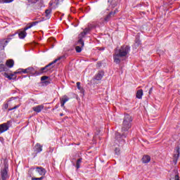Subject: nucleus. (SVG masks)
<instances>
[{"label": "nucleus", "instance_id": "f257e3e1", "mask_svg": "<svg viewBox=\"0 0 180 180\" xmlns=\"http://www.w3.org/2000/svg\"><path fill=\"white\" fill-rule=\"evenodd\" d=\"M129 51H130V48L129 46H122L115 53L113 56L114 63L116 64H120V61H122V57H126L127 54H129Z\"/></svg>", "mask_w": 180, "mask_h": 180}, {"label": "nucleus", "instance_id": "f03ea898", "mask_svg": "<svg viewBox=\"0 0 180 180\" xmlns=\"http://www.w3.org/2000/svg\"><path fill=\"white\" fill-rule=\"evenodd\" d=\"M131 122H133L131 116L129 114H126L124 117L122 130L123 131H127V130L131 127Z\"/></svg>", "mask_w": 180, "mask_h": 180}, {"label": "nucleus", "instance_id": "7ed1b4c3", "mask_svg": "<svg viewBox=\"0 0 180 180\" xmlns=\"http://www.w3.org/2000/svg\"><path fill=\"white\" fill-rule=\"evenodd\" d=\"M14 74H30L31 75H39V73L34 70L33 68H27V69H18Z\"/></svg>", "mask_w": 180, "mask_h": 180}, {"label": "nucleus", "instance_id": "20e7f679", "mask_svg": "<svg viewBox=\"0 0 180 180\" xmlns=\"http://www.w3.org/2000/svg\"><path fill=\"white\" fill-rule=\"evenodd\" d=\"M61 58H64V56H60L59 58H58L54 61L49 63L44 68H41V70L39 71V74H43V72H47V71H49V70H51V68H53V67H51V65H53V64H55V63H56L57 61H60V60H61Z\"/></svg>", "mask_w": 180, "mask_h": 180}, {"label": "nucleus", "instance_id": "39448f33", "mask_svg": "<svg viewBox=\"0 0 180 180\" xmlns=\"http://www.w3.org/2000/svg\"><path fill=\"white\" fill-rule=\"evenodd\" d=\"M77 46L75 48V50L77 53H81L82 51V49L84 48V44L82 39L79 38V40L77 41Z\"/></svg>", "mask_w": 180, "mask_h": 180}, {"label": "nucleus", "instance_id": "423d86ee", "mask_svg": "<svg viewBox=\"0 0 180 180\" xmlns=\"http://www.w3.org/2000/svg\"><path fill=\"white\" fill-rule=\"evenodd\" d=\"M60 106L61 108H63V109H65V105L66 102H68L70 101V98L67 96H63L62 98H60Z\"/></svg>", "mask_w": 180, "mask_h": 180}, {"label": "nucleus", "instance_id": "0eeeda50", "mask_svg": "<svg viewBox=\"0 0 180 180\" xmlns=\"http://www.w3.org/2000/svg\"><path fill=\"white\" fill-rule=\"evenodd\" d=\"M8 167L6 165L4 169L1 170V179L2 180H6L9 178L8 176Z\"/></svg>", "mask_w": 180, "mask_h": 180}, {"label": "nucleus", "instance_id": "6e6552de", "mask_svg": "<svg viewBox=\"0 0 180 180\" xmlns=\"http://www.w3.org/2000/svg\"><path fill=\"white\" fill-rule=\"evenodd\" d=\"M9 129V125L6 123L0 124V133H5L7 130Z\"/></svg>", "mask_w": 180, "mask_h": 180}, {"label": "nucleus", "instance_id": "1a4fd4ad", "mask_svg": "<svg viewBox=\"0 0 180 180\" xmlns=\"http://www.w3.org/2000/svg\"><path fill=\"white\" fill-rule=\"evenodd\" d=\"M43 109H44V105H37L32 108V110H34V112H36L37 113H40V112H41Z\"/></svg>", "mask_w": 180, "mask_h": 180}, {"label": "nucleus", "instance_id": "9d476101", "mask_svg": "<svg viewBox=\"0 0 180 180\" xmlns=\"http://www.w3.org/2000/svg\"><path fill=\"white\" fill-rule=\"evenodd\" d=\"M151 161V157L148 155H144L142 158V162L143 164H148Z\"/></svg>", "mask_w": 180, "mask_h": 180}, {"label": "nucleus", "instance_id": "9b49d317", "mask_svg": "<svg viewBox=\"0 0 180 180\" xmlns=\"http://www.w3.org/2000/svg\"><path fill=\"white\" fill-rule=\"evenodd\" d=\"M103 75H104L103 71H100L98 72V74L96 75L95 79H96V81H101V79L103 78Z\"/></svg>", "mask_w": 180, "mask_h": 180}, {"label": "nucleus", "instance_id": "f8f14e48", "mask_svg": "<svg viewBox=\"0 0 180 180\" xmlns=\"http://www.w3.org/2000/svg\"><path fill=\"white\" fill-rule=\"evenodd\" d=\"M36 172L39 174V175H46V169L41 167H37Z\"/></svg>", "mask_w": 180, "mask_h": 180}, {"label": "nucleus", "instance_id": "ddd939ff", "mask_svg": "<svg viewBox=\"0 0 180 180\" xmlns=\"http://www.w3.org/2000/svg\"><path fill=\"white\" fill-rule=\"evenodd\" d=\"M14 65L15 62L12 59L8 60L6 63V65H7L8 68H12V67H13Z\"/></svg>", "mask_w": 180, "mask_h": 180}, {"label": "nucleus", "instance_id": "4468645a", "mask_svg": "<svg viewBox=\"0 0 180 180\" xmlns=\"http://www.w3.org/2000/svg\"><path fill=\"white\" fill-rule=\"evenodd\" d=\"M27 34V33L26 32V30H25V28H24L23 31H20L18 33V36L20 39H25L26 37Z\"/></svg>", "mask_w": 180, "mask_h": 180}, {"label": "nucleus", "instance_id": "2eb2a0df", "mask_svg": "<svg viewBox=\"0 0 180 180\" xmlns=\"http://www.w3.org/2000/svg\"><path fill=\"white\" fill-rule=\"evenodd\" d=\"M91 30L89 28H86L83 32H82L79 35V39H82L83 37H85V34H86V33H88V32H89Z\"/></svg>", "mask_w": 180, "mask_h": 180}, {"label": "nucleus", "instance_id": "dca6fc26", "mask_svg": "<svg viewBox=\"0 0 180 180\" xmlns=\"http://www.w3.org/2000/svg\"><path fill=\"white\" fill-rule=\"evenodd\" d=\"M43 146H41V145H40L39 143H37L35 145V150L37 151V153H41V151H43Z\"/></svg>", "mask_w": 180, "mask_h": 180}, {"label": "nucleus", "instance_id": "f3484780", "mask_svg": "<svg viewBox=\"0 0 180 180\" xmlns=\"http://www.w3.org/2000/svg\"><path fill=\"white\" fill-rule=\"evenodd\" d=\"M37 25V22H32L30 24H28L27 27H25V30H28V29H31L33 26H36Z\"/></svg>", "mask_w": 180, "mask_h": 180}, {"label": "nucleus", "instance_id": "a211bd4d", "mask_svg": "<svg viewBox=\"0 0 180 180\" xmlns=\"http://www.w3.org/2000/svg\"><path fill=\"white\" fill-rule=\"evenodd\" d=\"M136 98H138V99H141V98H143V89H140L137 91Z\"/></svg>", "mask_w": 180, "mask_h": 180}, {"label": "nucleus", "instance_id": "6ab92c4d", "mask_svg": "<svg viewBox=\"0 0 180 180\" xmlns=\"http://www.w3.org/2000/svg\"><path fill=\"white\" fill-rule=\"evenodd\" d=\"M51 13V9H47L45 11V16L46 17V19H50V15Z\"/></svg>", "mask_w": 180, "mask_h": 180}, {"label": "nucleus", "instance_id": "aec40b11", "mask_svg": "<svg viewBox=\"0 0 180 180\" xmlns=\"http://www.w3.org/2000/svg\"><path fill=\"white\" fill-rule=\"evenodd\" d=\"M81 162H82V158H79L77 160L76 162V168L78 169L81 167Z\"/></svg>", "mask_w": 180, "mask_h": 180}, {"label": "nucleus", "instance_id": "412c9836", "mask_svg": "<svg viewBox=\"0 0 180 180\" xmlns=\"http://www.w3.org/2000/svg\"><path fill=\"white\" fill-rule=\"evenodd\" d=\"M115 12H111L110 13L109 15H108L105 18H104V22H108L109 19H110V16H112V15H115Z\"/></svg>", "mask_w": 180, "mask_h": 180}, {"label": "nucleus", "instance_id": "4be33fe9", "mask_svg": "<svg viewBox=\"0 0 180 180\" xmlns=\"http://www.w3.org/2000/svg\"><path fill=\"white\" fill-rule=\"evenodd\" d=\"M13 0H0V4H11Z\"/></svg>", "mask_w": 180, "mask_h": 180}, {"label": "nucleus", "instance_id": "5701e85b", "mask_svg": "<svg viewBox=\"0 0 180 180\" xmlns=\"http://www.w3.org/2000/svg\"><path fill=\"white\" fill-rule=\"evenodd\" d=\"M2 71H6L5 65L0 64V72H2Z\"/></svg>", "mask_w": 180, "mask_h": 180}, {"label": "nucleus", "instance_id": "b1692460", "mask_svg": "<svg viewBox=\"0 0 180 180\" xmlns=\"http://www.w3.org/2000/svg\"><path fill=\"white\" fill-rule=\"evenodd\" d=\"M15 74L16 73L9 75L10 78H8V79H16V76L15 75Z\"/></svg>", "mask_w": 180, "mask_h": 180}, {"label": "nucleus", "instance_id": "393cba45", "mask_svg": "<svg viewBox=\"0 0 180 180\" xmlns=\"http://www.w3.org/2000/svg\"><path fill=\"white\" fill-rule=\"evenodd\" d=\"M5 41H5V40H3V41H0V49H4V47H5V46L4 45V43H5Z\"/></svg>", "mask_w": 180, "mask_h": 180}, {"label": "nucleus", "instance_id": "a878e982", "mask_svg": "<svg viewBox=\"0 0 180 180\" xmlns=\"http://www.w3.org/2000/svg\"><path fill=\"white\" fill-rule=\"evenodd\" d=\"M77 89H79V91H81V89H82V88L81 87L80 82H77Z\"/></svg>", "mask_w": 180, "mask_h": 180}, {"label": "nucleus", "instance_id": "bb28decb", "mask_svg": "<svg viewBox=\"0 0 180 180\" xmlns=\"http://www.w3.org/2000/svg\"><path fill=\"white\" fill-rule=\"evenodd\" d=\"M49 77L47 76H43L41 77V81H46V79H48Z\"/></svg>", "mask_w": 180, "mask_h": 180}, {"label": "nucleus", "instance_id": "cd10ccee", "mask_svg": "<svg viewBox=\"0 0 180 180\" xmlns=\"http://www.w3.org/2000/svg\"><path fill=\"white\" fill-rule=\"evenodd\" d=\"M3 75H4V77H5L6 78H8V79H9V78H11V77H9V74H8L7 72H4Z\"/></svg>", "mask_w": 180, "mask_h": 180}, {"label": "nucleus", "instance_id": "c85d7f7f", "mask_svg": "<svg viewBox=\"0 0 180 180\" xmlns=\"http://www.w3.org/2000/svg\"><path fill=\"white\" fill-rule=\"evenodd\" d=\"M39 0H28L30 4H36Z\"/></svg>", "mask_w": 180, "mask_h": 180}, {"label": "nucleus", "instance_id": "c756f323", "mask_svg": "<svg viewBox=\"0 0 180 180\" xmlns=\"http://www.w3.org/2000/svg\"><path fill=\"white\" fill-rule=\"evenodd\" d=\"M115 153H117V154H120V149L116 148H115Z\"/></svg>", "mask_w": 180, "mask_h": 180}, {"label": "nucleus", "instance_id": "7c9ffc66", "mask_svg": "<svg viewBox=\"0 0 180 180\" xmlns=\"http://www.w3.org/2000/svg\"><path fill=\"white\" fill-rule=\"evenodd\" d=\"M43 176H41V177H39V178H32V180H43Z\"/></svg>", "mask_w": 180, "mask_h": 180}, {"label": "nucleus", "instance_id": "2f4dec72", "mask_svg": "<svg viewBox=\"0 0 180 180\" xmlns=\"http://www.w3.org/2000/svg\"><path fill=\"white\" fill-rule=\"evenodd\" d=\"M18 108H19V105H15L14 108L8 109V110H13V109H18Z\"/></svg>", "mask_w": 180, "mask_h": 180}, {"label": "nucleus", "instance_id": "473e14b6", "mask_svg": "<svg viewBox=\"0 0 180 180\" xmlns=\"http://www.w3.org/2000/svg\"><path fill=\"white\" fill-rule=\"evenodd\" d=\"M174 180H179V176L178 174L175 175Z\"/></svg>", "mask_w": 180, "mask_h": 180}, {"label": "nucleus", "instance_id": "72a5a7b5", "mask_svg": "<svg viewBox=\"0 0 180 180\" xmlns=\"http://www.w3.org/2000/svg\"><path fill=\"white\" fill-rule=\"evenodd\" d=\"M56 39L54 38H49L48 41H54Z\"/></svg>", "mask_w": 180, "mask_h": 180}, {"label": "nucleus", "instance_id": "f704fd0d", "mask_svg": "<svg viewBox=\"0 0 180 180\" xmlns=\"http://www.w3.org/2000/svg\"><path fill=\"white\" fill-rule=\"evenodd\" d=\"M4 108H5V109H8V104H5Z\"/></svg>", "mask_w": 180, "mask_h": 180}, {"label": "nucleus", "instance_id": "c9c22d12", "mask_svg": "<svg viewBox=\"0 0 180 180\" xmlns=\"http://www.w3.org/2000/svg\"><path fill=\"white\" fill-rule=\"evenodd\" d=\"M44 84H49V82L47 81H45Z\"/></svg>", "mask_w": 180, "mask_h": 180}, {"label": "nucleus", "instance_id": "e433bc0d", "mask_svg": "<svg viewBox=\"0 0 180 180\" xmlns=\"http://www.w3.org/2000/svg\"><path fill=\"white\" fill-rule=\"evenodd\" d=\"M136 44H139V42H138V43H137V42H136Z\"/></svg>", "mask_w": 180, "mask_h": 180}, {"label": "nucleus", "instance_id": "4c0bfd02", "mask_svg": "<svg viewBox=\"0 0 180 180\" xmlns=\"http://www.w3.org/2000/svg\"><path fill=\"white\" fill-rule=\"evenodd\" d=\"M60 116H63V114H60Z\"/></svg>", "mask_w": 180, "mask_h": 180}]
</instances>
